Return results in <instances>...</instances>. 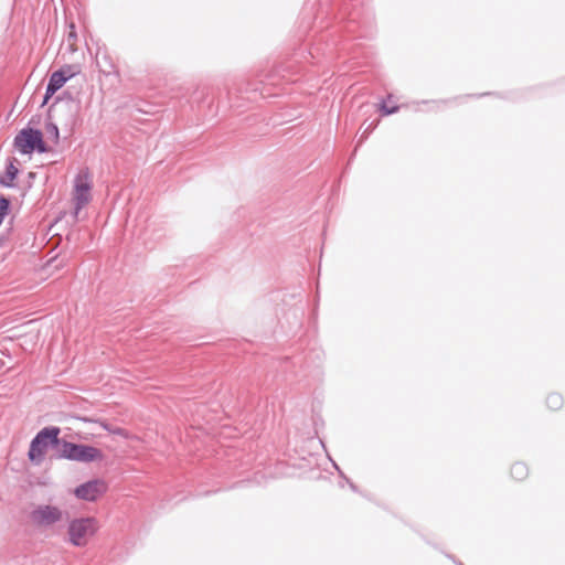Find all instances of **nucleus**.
<instances>
[{
  "instance_id": "1",
  "label": "nucleus",
  "mask_w": 565,
  "mask_h": 565,
  "mask_svg": "<svg viewBox=\"0 0 565 565\" xmlns=\"http://www.w3.org/2000/svg\"><path fill=\"white\" fill-rule=\"evenodd\" d=\"M99 522L94 516H81L73 519L67 526L70 544L76 547L88 545L89 541L99 531Z\"/></svg>"
},
{
  "instance_id": "2",
  "label": "nucleus",
  "mask_w": 565,
  "mask_h": 565,
  "mask_svg": "<svg viewBox=\"0 0 565 565\" xmlns=\"http://www.w3.org/2000/svg\"><path fill=\"white\" fill-rule=\"evenodd\" d=\"M61 456L68 460L86 463L102 461L105 457L104 452L97 447L84 444H73L70 441L62 443Z\"/></svg>"
},
{
  "instance_id": "3",
  "label": "nucleus",
  "mask_w": 565,
  "mask_h": 565,
  "mask_svg": "<svg viewBox=\"0 0 565 565\" xmlns=\"http://www.w3.org/2000/svg\"><path fill=\"white\" fill-rule=\"evenodd\" d=\"M60 428L46 427L43 428L32 440L29 449V459L39 465L44 459V456L50 445H56L58 440Z\"/></svg>"
},
{
  "instance_id": "4",
  "label": "nucleus",
  "mask_w": 565,
  "mask_h": 565,
  "mask_svg": "<svg viewBox=\"0 0 565 565\" xmlns=\"http://www.w3.org/2000/svg\"><path fill=\"white\" fill-rule=\"evenodd\" d=\"M93 175L88 169H82L74 179L72 200L75 213L86 206L92 200Z\"/></svg>"
},
{
  "instance_id": "5",
  "label": "nucleus",
  "mask_w": 565,
  "mask_h": 565,
  "mask_svg": "<svg viewBox=\"0 0 565 565\" xmlns=\"http://www.w3.org/2000/svg\"><path fill=\"white\" fill-rule=\"evenodd\" d=\"M14 147L24 154H30L35 150L39 152L45 151L42 132L32 128L22 129L17 135Z\"/></svg>"
},
{
  "instance_id": "6",
  "label": "nucleus",
  "mask_w": 565,
  "mask_h": 565,
  "mask_svg": "<svg viewBox=\"0 0 565 565\" xmlns=\"http://www.w3.org/2000/svg\"><path fill=\"white\" fill-rule=\"evenodd\" d=\"M81 72V68L77 65H64L61 70L52 73L44 97V104L60 89L64 86V84L73 78Z\"/></svg>"
},
{
  "instance_id": "7",
  "label": "nucleus",
  "mask_w": 565,
  "mask_h": 565,
  "mask_svg": "<svg viewBox=\"0 0 565 565\" xmlns=\"http://www.w3.org/2000/svg\"><path fill=\"white\" fill-rule=\"evenodd\" d=\"M108 486L102 479L89 480L74 490L76 498L84 501H96L107 492Z\"/></svg>"
},
{
  "instance_id": "8",
  "label": "nucleus",
  "mask_w": 565,
  "mask_h": 565,
  "mask_svg": "<svg viewBox=\"0 0 565 565\" xmlns=\"http://www.w3.org/2000/svg\"><path fill=\"white\" fill-rule=\"evenodd\" d=\"M31 516L38 525L47 526L61 521L63 512L57 507L40 505L32 512Z\"/></svg>"
},
{
  "instance_id": "9",
  "label": "nucleus",
  "mask_w": 565,
  "mask_h": 565,
  "mask_svg": "<svg viewBox=\"0 0 565 565\" xmlns=\"http://www.w3.org/2000/svg\"><path fill=\"white\" fill-rule=\"evenodd\" d=\"M529 467L523 461H515L512 463L510 468V475L512 479H514L518 482H522L527 479L529 477Z\"/></svg>"
},
{
  "instance_id": "10",
  "label": "nucleus",
  "mask_w": 565,
  "mask_h": 565,
  "mask_svg": "<svg viewBox=\"0 0 565 565\" xmlns=\"http://www.w3.org/2000/svg\"><path fill=\"white\" fill-rule=\"evenodd\" d=\"M546 406L552 412H557L564 406V398L557 392H552L546 396Z\"/></svg>"
},
{
  "instance_id": "11",
  "label": "nucleus",
  "mask_w": 565,
  "mask_h": 565,
  "mask_svg": "<svg viewBox=\"0 0 565 565\" xmlns=\"http://www.w3.org/2000/svg\"><path fill=\"white\" fill-rule=\"evenodd\" d=\"M399 107L392 103V96H387V99L380 104V111L383 116H388L397 113Z\"/></svg>"
},
{
  "instance_id": "12",
  "label": "nucleus",
  "mask_w": 565,
  "mask_h": 565,
  "mask_svg": "<svg viewBox=\"0 0 565 565\" xmlns=\"http://www.w3.org/2000/svg\"><path fill=\"white\" fill-rule=\"evenodd\" d=\"M8 207H9V202L6 199L0 198V224L3 221V217L7 215Z\"/></svg>"
},
{
  "instance_id": "13",
  "label": "nucleus",
  "mask_w": 565,
  "mask_h": 565,
  "mask_svg": "<svg viewBox=\"0 0 565 565\" xmlns=\"http://www.w3.org/2000/svg\"><path fill=\"white\" fill-rule=\"evenodd\" d=\"M111 434L121 436L124 438H130V434L121 427H114V429H111Z\"/></svg>"
},
{
  "instance_id": "14",
  "label": "nucleus",
  "mask_w": 565,
  "mask_h": 565,
  "mask_svg": "<svg viewBox=\"0 0 565 565\" xmlns=\"http://www.w3.org/2000/svg\"><path fill=\"white\" fill-rule=\"evenodd\" d=\"M7 174L9 177V181H13L18 174V169L14 167L13 163H10V166L7 169Z\"/></svg>"
},
{
  "instance_id": "15",
  "label": "nucleus",
  "mask_w": 565,
  "mask_h": 565,
  "mask_svg": "<svg viewBox=\"0 0 565 565\" xmlns=\"http://www.w3.org/2000/svg\"><path fill=\"white\" fill-rule=\"evenodd\" d=\"M84 422H94V423H98L104 429H106L108 433L111 434V429H114L113 426L108 425L106 422H99V420H92V419H87V418H84L83 419Z\"/></svg>"
},
{
  "instance_id": "16",
  "label": "nucleus",
  "mask_w": 565,
  "mask_h": 565,
  "mask_svg": "<svg viewBox=\"0 0 565 565\" xmlns=\"http://www.w3.org/2000/svg\"><path fill=\"white\" fill-rule=\"evenodd\" d=\"M52 130H53V132L55 134V137H57V136H58V130H57V128H56L55 126H52Z\"/></svg>"
}]
</instances>
